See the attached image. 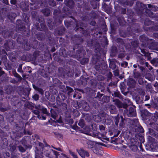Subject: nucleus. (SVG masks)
Listing matches in <instances>:
<instances>
[{"label": "nucleus", "mask_w": 158, "mask_h": 158, "mask_svg": "<svg viewBox=\"0 0 158 158\" xmlns=\"http://www.w3.org/2000/svg\"><path fill=\"white\" fill-rule=\"evenodd\" d=\"M126 114L128 117H135L136 115L135 107L132 106L128 107L126 112Z\"/></svg>", "instance_id": "nucleus-2"}, {"label": "nucleus", "mask_w": 158, "mask_h": 158, "mask_svg": "<svg viewBox=\"0 0 158 158\" xmlns=\"http://www.w3.org/2000/svg\"><path fill=\"white\" fill-rule=\"evenodd\" d=\"M155 36L158 38V33H155Z\"/></svg>", "instance_id": "nucleus-54"}, {"label": "nucleus", "mask_w": 158, "mask_h": 158, "mask_svg": "<svg viewBox=\"0 0 158 158\" xmlns=\"http://www.w3.org/2000/svg\"><path fill=\"white\" fill-rule=\"evenodd\" d=\"M16 146L15 145H13L11 147V149L13 151H14L16 149Z\"/></svg>", "instance_id": "nucleus-46"}, {"label": "nucleus", "mask_w": 158, "mask_h": 158, "mask_svg": "<svg viewBox=\"0 0 158 158\" xmlns=\"http://www.w3.org/2000/svg\"><path fill=\"white\" fill-rule=\"evenodd\" d=\"M56 22H55V24H54L53 23H52V21L50 22V21H48V25L50 29H52L53 28L55 27V24H57V22H58L59 23L60 22V20H58V21H57V20L56 19Z\"/></svg>", "instance_id": "nucleus-7"}, {"label": "nucleus", "mask_w": 158, "mask_h": 158, "mask_svg": "<svg viewBox=\"0 0 158 158\" xmlns=\"http://www.w3.org/2000/svg\"><path fill=\"white\" fill-rule=\"evenodd\" d=\"M139 83L141 85H143L144 82L142 78H139L138 80Z\"/></svg>", "instance_id": "nucleus-33"}, {"label": "nucleus", "mask_w": 158, "mask_h": 158, "mask_svg": "<svg viewBox=\"0 0 158 158\" xmlns=\"http://www.w3.org/2000/svg\"><path fill=\"white\" fill-rule=\"evenodd\" d=\"M17 71L18 72L22 73H23V71L22 69V65L20 64L19 67Z\"/></svg>", "instance_id": "nucleus-26"}, {"label": "nucleus", "mask_w": 158, "mask_h": 158, "mask_svg": "<svg viewBox=\"0 0 158 158\" xmlns=\"http://www.w3.org/2000/svg\"><path fill=\"white\" fill-rule=\"evenodd\" d=\"M7 109L6 108H0V110L2 112H4Z\"/></svg>", "instance_id": "nucleus-43"}, {"label": "nucleus", "mask_w": 158, "mask_h": 158, "mask_svg": "<svg viewBox=\"0 0 158 158\" xmlns=\"http://www.w3.org/2000/svg\"><path fill=\"white\" fill-rule=\"evenodd\" d=\"M33 98L35 100H37L39 98V95L37 94H35L32 96Z\"/></svg>", "instance_id": "nucleus-30"}, {"label": "nucleus", "mask_w": 158, "mask_h": 158, "mask_svg": "<svg viewBox=\"0 0 158 158\" xmlns=\"http://www.w3.org/2000/svg\"><path fill=\"white\" fill-rule=\"evenodd\" d=\"M120 118L121 120V122L123 123L124 121V119L122 116H121Z\"/></svg>", "instance_id": "nucleus-50"}, {"label": "nucleus", "mask_w": 158, "mask_h": 158, "mask_svg": "<svg viewBox=\"0 0 158 158\" xmlns=\"http://www.w3.org/2000/svg\"><path fill=\"white\" fill-rule=\"evenodd\" d=\"M92 150L94 153L97 154L98 155H101V153H100L101 152L98 149H97V148H92Z\"/></svg>", "instance_id": "nucleus-16"}, {"label": "nucleus", "mask_w": 158, "mask_h": 158, "mask_svg": "<svg viewBox=\"0 0 158 158\" xmlns=\"http://www.w3.org/2000/svg\"><path fill=\"white\" fill-rule=\"evenodd\" d=\"M0 117L1 118L2 121H3V116L2 115H1L0 116Z\"/></svg>", "instance_id": "nucleus-58"}, {"label": "nucleus", "mask_w": 158, "mask_h": 158, "mask_svg": "<svg viewBox=\"0 0 158 158\" xmlns=\"http://www.w3.org/2000/svg\"><path fill=\"white\" fill-rule=\"evenodd\" d=\"M146 88H147V89H149L150 88H151V86L149 85H146Z\"/></svg>", "instance_id": "nucleus-49"}, {"label": "nucleus", "mask_w": 158, "mask_h": 158, "mask_svg": "<svg viewBox=\"0 0 158 158\" xmlns=\"http://www.w3.org/2000/svg\"><path fill=\"white\" fill-rule=\"evenodd\" d=\"M19 150L21 152H23L25 151L24 148L21 146H19L18 147Z\"/></svg>", "instance_id": "nucleus-31"}, {"label": "nucleus", "mask_w": 158, "mask_h": 158, "mask_svg": "<svg viewBox=\"0 0 158 158\" xmlns=\"http://www.w3.org/2000/svg\"><path fill=\"white\" fill-rule=\"evenodd\" d=\"M39 108H40V105H38L37 106H35V108L37 109H38Z\"/></svg>", "instance_id": "nucleus-51"}, {"label": "nucleus", "mask_w": 158, "mask_h": 158, "mask_svg": "<svg viewBox=\"0 0 158 158\" xmlns=\"http://www.w3.org/2000/svg\"><path fill=\"white\" fill-rule=\"evenodd\" d=\"M152 6L150 5V4H148V8H151L152 7Z\"/></svg>", "instance_id": "nucleus-53"}, {"label": "nucleus", "mask_w": 158, "mask_h": 158, "mask_svg": "<svg viewBox=\"0 0 158 158\" xmlns=\"http://www.w3.org/2000/svg\"><path fill=\"white\" fill-rule=\"evenodd\" d=\"M79 126L83 127L84 126V121L83 120H81L78 123Z\"/></svg>", "instance_id": "nucleus-25"}, {"label": "nucleus", "mask_w": 158, "mask_h": 158, "mask_svg": "<svg viewBox=\"0 0 158 158\" xmlns=\"http://www.w3.org/2000/svg\"><path fill=\"white\" fill-rule=\"evenodd\" d=\"M145 78L147 79L150 81H152L153 80V77L150 74H148L145 76Z\"/></svg>", "instance_id": "nucleus-17"}, {"label": "nucleus", "mask_w": 158, "mask_h": 158, "mask_svg": "<svg viewBox=\"0 0 158 158\" xmlns=\"http://www.w3.org/2000/svg\"><path fill=\"white\" fill-rule=\"evenodd\" d=\"M12 73L15 77L18 79L19 81H20L22 80V77L19 74L16 72L15 71H12Z\"/></svg>", "instance_id": "nucleus-9"}, {"label": "nucleus", "mask_w": 158, "mask_h": 158, "mask_svg": "<svg viewBox=\"0 0 158 158\" xmlns=\"http://www.w3.org/2000/svg\"><path fill=\"white\" fill-rule=\"evenodd\" d=\"M149 98H150V97L149 96L146 95L145 97L144 101H145L148 100Z\"/></svg>", "instance_id": "nucleus-42"}, {"label": "nucleus", "mask_w": 158, "mask_h": 158, "mask_svg": "<svg viewBox=\"0 0 158 158\" xmlns=\"http://www.w3.org/2000/svg\"><path fill=\"white\" fill-rule=\"evenodd\" d=\"M157 60L156 59H153L152 60H151V63L153 65L156 64V63L157 61Z\"/></svg>", "instance_id": "nucleus-34"}, {"label": "nucleus", "mask_w": 158, "mask_h": 158, "mask_svg": "<svg viewBox=\"0 0 158 158\" xmlns=\"http://www.w3.org/2000/svg\"><path fill=\"white\" fill-rule=\"evenodd\" d=\"M144 64L145 66L148 68V69L150 71H151L152 69V67L150 66L148 62H145L144 63Z\"/></svg>", "instance_id": "nucleus-21"}, {"label": "nucleus", "mask_w": 158, "mask_h": 158, "mask_svg": "<svg viewBox=\"0 0 158 158\" xmlns=\"http://www.w3.org/2000/svg\"><path fill=\"white\" fill-rule=\"evenodd\" d=\"M51 116L54 119H56V117L57 116V114L54 110H51Z\"/></svg>", "instance_id": "nucleus-15"}, {"label": "nucleus", "mask_w": 158, "mask_h": 158, "mask_svg": "<svg viewBox=\"0 0 158 158\" xmlns=\"http://www.w3.org/2000/svg\"><path fill=\"white\" fill-rule=\"evenodd\" d=\"M52 147L55 149H56V150H58V151H60V148H56L53 146H52Z\"/></svg>", "instance_id": "nucleus-48"}, {"label": "nucleus", "mask_w": 158, "mask_h": 158, "mask_svg": "<svg viewBox=\"0 0 158 158\" xmlns=\"http://www.w3.org/2000/svg\"><path fill=\"white\" fill-rule=\"evenodd\" d=\"M3 2L7 5L8 4V0H3Z\"/></svg>", "instance_id": "nucleus-44"}, {"label": "nucleus", "mask_w": 158, "mask_h": 158, "mask_svg": "<svg viewBox=\"0 0 158 158\" xmlns=\"http://www.w3.org/2000/svg\"><path fill=\"white\" fill-rule=\"evenodd\" d=\"M78 152L80 156L82 158H84L85 157H88L89 156V153L83 149H81V150Z\"/></svg>", "instance_id": "nucleus-5"}, {"label": "nucleus", "mask_w": 158, "mask_h": 158, "mask_svg": "<svg viewBox=\"0 0 158 158\" xmlns=\"http://www.w3.org/2000/svg\"><path fill=\"white\" fill-rule=\"evenodd\" d=\"M110 113L112 114H114L116 113L117 111L115 107L113 105L110 106Z\"/></svg>", "instance_id": "nucleus-11"}, {"label": "nucleus", "mask_w": 158, "mask_h": 158, "mask_svg": "<svg viewBox=\"0 0 158 158\" xmlns=\"http://www.w3.org/2000/svg\"><path fill=\"white\" fill-rule=\"evenodd\" d=\"M135 83V81L132 78H129L127 81V84L130 86H133Z\"/></svg>", "instance_id": "nucleus-8"}, {"label": "nucleus", "mask_w": 158, "mask_h": 158, "mask_svg": "<svg viewBox=\"0 0 158 158\" xmlns=\"http://www.w3.org/2000/svg\"><path fill=\"white\" fill-rule=\"evenodd\" d=\"M125 63V66H127V64H128L127 63V62H125V63Z\"/></svg>", "instance_id": "nucleus-61"}, {"label": "nucleus", "mask_w": 158, "mask_h": 158, "mask_svg": "<svg viewBox=\"0 0 158 158\" xmlns=\"http://www.w3.org/2000/svg\"><path fill=\"white\" fill-rule=\"evenodd\" d=\"M37 117L39 119H41V117L39 114L37 115Z\"/></svg>", "instance_id": "nucleus-52"}, {"label": "nucleus", "mask_w": 158, "mask_h": 158, "mask_svg": "<svg viewBox=\"0 0 158 158\" xmlns=\"http://www.w3.org/2000/svg\"><path fill=\"white\" fill-rule=\"evenodd\" d=\"M76 97V94H75L73 95V97L75 98Z\"/></svg>", "instance_id": "nucleus-63"}, {"label": "nucleus", "mask_w": 158, "mask_h": 158, "mask_svg": "<svg viewBox=\"0 0 158 158\" xmlns=\"http://www.w3.org/2000/svg\"><path fill=\"white\" fill-rule=\"evenodd\" d=\"M136 143H133V145H132L131 147V151L134 152L138 151V147L135 145Z\"/></svg>", "instance_id": "nucleus-13"}, {"label": "nucleus", "mask_w": 158, "mask_h": 158, "mask_svg": "<svg viewBox=\"0 0 158 158\" xmlns=\"http://www.w3.org/2000/svg\"><path fill=\"white\" fill-rule=\"evenodd\" d=\"M49 5L52 6H54L56 5V3L53 1V0H49Z\"/></svg>", "instance_id": "nucleus-23"}, {"label": "nucleus", "mask_w": 158, "mask_h": 158, "mask_svg": "<svg viewBox=\"0 0 158 158\" xmlns=\"http://www.w3.org/2000/svg\"><path fill=\"white\" fill-rule=\"evenodd\" d=\"M64 23H65V25L66 26V27H68V23L67 24L66 23V22L65 21L64 22Z\"/></svg>", "instance_id": "nucleus-56"}, {"label": "nucleus", "mask_w": 158, "mask_h": 158, "mask_svg": "<svg viewBox=\"0 0 158 158\" xmlns=\"http://www.w3.org/2000/svg\"><path fill=\"white\" fill-rule=\"evenodd\" d=\"M139 128L140 129L139 132L140 133H143L144 132V130L143 128L141 126L139 127Z\"/></svg>", "instance_id": "nucleus-39"}, {"label": "nucleus", "mask_w": 158, "mask_h": 158, "mask_svg": "<svg viewBox=\"0 0 158 158\" xmlns=\"http://www.w3.org/2000/svg\"><path fill=\"white\" fill-rule=\"evenodd\" d=\"M37 90L41 94H43L44 93V91L42 89L38 88Z\"/></svg>", "instance_id": "nucleus-35"}, {"label": "nucleus", "mask_w": 158, "mask_h": 158, "mask_svg": "<svg viewBox=\"0 0 158 158\" xmlns=\"http://www.w3.org/2000/svg\"><path fill=\"white\" fill-rule=\"evenodd\" d=\"M127 101V103L129 105H131V101L129 99H127L126 100Z\"/></svg>", "instance_id": "nucleus-45"}, {"label": "nucleus", "mask_w": 158, "mask_h": 158, "mask_svg": "<svg viewBox=\"0 0 158 158\" xmlns=\"http://www.w3.org/2000/svg\"><path fill=\"white\" fill-rule=\"evenodd\" d=\"M139 151H138L135 152H133V155L134 157V158H139Z\"/></svg>", "instance_id": "nucleus-20"}, {"label": "nucleus", "mask_w": 158, "mask_h": 158, "mask_svg": "<svg viewBox=\"0 0 158 158\" xmlns=\"http://www.w3.org/2000/svg\"><path fill=\"white\" fill-rule=\"evenodd\" d=\"M4 73V72L1 70V68L0 67V76L3 74Z\"/></svg>", "instance_id": "nucleus-47"}, {"label": "nucleus", "mask_w": 158, "mask_h": 158, "mask_svg": "<svg viewBox=\"0 0 158 158\" xmlns=\"http://www.w3.org/2000/svg\"><path fill=\"white\" fill-rule=\"evenodd\" d=\"M16 2V0H11L10 3L13 4H15Z\"/></svg>", "instance_id": "nucleus-41"}, {"label": "nucleus", "mask_w": 158, "mask_h": 158, "mask_svg": "<svg viewBox=\"0 0 158 158\" xmlns=\"http://www.w3.org/2000/svg\"><path fill=\"white\" fill-rule=\"evenodd\" d=\"M42 111L43 113L44 114H48V112L46 108H42Z\"/></svg>", "instance_id": "nucleus-27"}, {"label": "nucleus", "mask_w": 158, "mask_h": 158, "mask_svg": "<svg viewBox=\"0 0 158 158\" xmlns=\"http://www.w3.org/2000/svg\"><path fill=\"white\" fill-rule=\"evenodd\" d=\"M118 72L116 73V74H115V75L116 76H118Z\"/></svg>", "instance_id": "nucleus-64"}, {"label": "nucleus", "mask_w": 158, "mask_h": 158, "mask_svg": "<svg viewBox=\"0 0 158 158\" xmlns=\"http://www.w3.org/2000/svg\"><path fill=\"white\" fill-rule=\"evenodd\" d=\"M156 44L158 45V47H156L155 48V49L156 50H158V44Z\"/></svg>", "instance_id": "nucleus-59"}, {"label": "nucleus", "mask_w": 158, "mask_h": 158, "mask_svg": "<svg viewBox=\"0 0 158 158\" xmlns=\"http://www.w3.org/2000/svg\"><path fill=\"white\" fill-rule=\"evenodd\" d=\"M42 12L45 15L47 16H48L50 13V10L48 8L42 10Z\"/></svg>", "instance_id": "nucleus-14"}, {"label": "nucleus", "mask_w": 158, "mask_h": 158, "mask_svg": "<svg viewBox=\"0 0 158 158\" xmlns=\"http://www.w3.org/2000/svg\"><path fill=\"white\" fill-rule=\"evenodd\" d=\"M99 129L101 131H103L105 130V127L102 125L99 126Z\"/></svg>", "instance_id": "nucleus-29"}, {"label": "nucleus", "mask_w": 158, "mask_h": 158, "mask_svg": "<svg viewBox=\"0 0 158 158\" xmlns=\"http://www.w3.org/2000/svg\"><path fill=\"white\" fill-rule=\"evenodd\" d=\"M116 92H115V93H114V94H115V96H118V93H117V94H116Z\"/></svg>", "instance_id": "nucleus-60"}, {"label": "nucleus", "mask_w": 158, "mask_h": 158, "mask_svg": "<svg viewBox=\"0 0 158 158\" xmlns=\"http://www.w3.org/2000/svg\"><path fill=\"white\" fill-rule=\"evenodd\" d=\"M145 12V14L147 16H148L152 18L154 17L153 13L151 11L147 9Z\"/></svg>", "instance_id": "nucleus-12"}, {"label": "nucleus", "mask_w": 158, "mask_h": 158, "mask_svg": "<svg viewBox=\"0 0 158 158\" xmlns=\"http://www.w3.org/2000/svg\"><path fill=\"white\" fill-rule=\"evenodd\" d=\"M33 112L34 114L36 115H38L39 114L40 111L38 110H33Z\"/></svg>", "instance_id": "nucleus-36"}, {"label": "nucleus", "mask_w": 158, "mask_h": 158, "mask_svg": "<svg viewBox=\"0 0 158 158\" xmlns=\"http://www.w3.org/2000/svg\"><path fill=\"white\" fill-rule=\"evenodd\" d=\"M69 153L73 157V158H77V156L75 153L69 151Z\"/></svg>", "instance_id": "nucleus-24"}, {"label": "nucleus", "mask_w": 158, "mask_h": 158, "mask_svg": "<svg viewBox=\"0 0 158 158\" xmlns=\"http://www.w3.org/2000/svg\"><path fill=\"white\" fill-rule=\"evenodd\" d=\"M131 121L133 122V125L136 126L139 125V123L138 122V119H135L131 120Z\"/></svg>", "instance_id": "nucleus-18"}, {"label": "nucleus", "mask_w": 158, "mask_h": 158, "mask_svg": "<svg viewBox=\"0 0 158 158\" xmlns=\"http://www.w3.org/2000/svg\"><path fill=\"white\" fill-rule=\"evenodd\" d=\"M108 121V122H107V124H110L111 122V120L110 119H106L105 122L106 123V121Z\"/></svg>", "instance_id": "nucleus-40"}, {"label": "nucleus", "mask_w": 158, "mask_h": 158, "mask_svg": "<svg viewBox=\"0 0 158 158\" xmlns=\"http://www.w3.org/2000/svg\"><path fill=\"white\" fill-rule=\"evenodd\" d=\"M87 108L86 110H88L89 109V106L86 107Z\"/></svg>", "instance_id": "nucleus-57"}, {"label": "nucleus", "mask_w": 158, "mask_h": 158, "mask_svg": "<svg viewBox=\"0 0 158 158\" xmlns=\"http://www.w3.org/2000/svg\"><path fill=\"white\" fill-rule=\"evenodd\" d=\"M60 96L62 98V100L63 101H64V100H65L66 98V97L64 95L60 94L58 95V97H59V98H60Z\"/></svg>", "instance_id": "nucleus-38"}, {"label": "nucleus", "mask_w": 158, "mask_h": 158, "mask_svg": "<svg viewBox=\"0 0 158 158\" xmlns=\"http://www.w3.org/2000/svg\"><path fill=\"white\" fill-rule=\"evenodd\" d=\"M42 117L43 120H45L46 119V117L44 116H42Z\"/></svg>", "instance_id": "nucleus-55"}, {"label": "nucleus", "mask_w": 158, "mask_h": 158, "mask_svg": "<svg viewBox=\"0 0 158 158\" xmlns=\"http://www.w3.org/2000/svg\"><path fill=\"white\" fill-rule=\"evenodd\" d=\"M97 98L99 101L105 102H109L110 99L109 97L103 96V94H100L99 92L97 94Z\"/></svg>", "instance_id": "nucleus-3"}, {"label": "nucleus", "mask_w": 158, "mask_h": 158, "mask_svg": "<svg viewBox=\"0 0 158 158\" xmlns=\"http://www.w3.org/2000/svg\"><path fill=\"white\" fill-rule=\"evenodd\" d=\"M115 120H116L115 122V124L116 125H117L118 123V122H119V115H118L117 117H115Z\"/></svg>", "instance_id": "nucleus-32"}, {"label": "nucleus", "mask_w": 158, "mask_h": 158, "mask_svg": "<svg viewBox=\"0 0 158 158\" xmlns=\"http://www.w3.org/2000/svg\"><path fill=\"white\" fill-rule=\"evenodd\" d=\"M110 67L112 69L115 68V65L113 63H110Z\"/></svg>", "instance_id": "nucleus-28"}, {"label": "nucleus", "mask_w": 158, "mask_h": 158, "mask_svg": "<svg viewBox=\"0 0 158 158\" xmlns=\"http://www.w3.org/2000/svg\"><path fill=\"white\" fill-rule=\"evenodd\" d=\"M121 152L125 156V158H134L133 152L131 151L121 150Z\"/></svg>", "instance_id": "nucleus-4"}, {"label": "nucleus", "mask_w": 158, "mask_h": 158, "mask_svg": "<svg viewBox=\"0 0 158 158\" xmlns=\"http://www.w3.org/2000/svg\"><path fill=\"white\" fill-rule=\"evenodd\" d=\"M60 157L61 158H69L65 154L63 153L61 154L60 156Z\"/></svg>", "instance_id": "nucleus-37"}, {"label": "nucleus", "mask_w": 158, "mask_h": 158, "mask_svg": "<svg viewBox=\"0 0 158 158\" xmlns=\"http://www.w3.org/2000/svg\"><path fill=\"white\" fill-rule=\"evenodd\" d=\"M139 39L142 42H145L147 40V38L144 35H142L140 36Z\"/></svg>", "instance_id": "nucleus-19"}, {"label": "nucleus", "mask_w": 158, "mask_h": 158, "mask_svg": "<svg viewBox=\"0 0 158 158\" xmlns=\"http://www.w3.org/2000/svg\"><path fill=\"white\" fill-rule=\"evenodd\" d=\"M145 106H150V105L149 104H145Z\"/></svg>", "instance_id": "nucleus-62"}, {"label": "nucleus", "mask_w": 158, "mask_h": 158, "mask_svg": "<svg viewBox=\"0 0 158 158\" xmlns=\"http://www.w3.org/2000/svg\"><path fill=\"white\" fill-rule=\"evenodd\" d=\"M64 3L70 8L73 7L74 5V2L72 0H66L64 1Z\"/></svg>", "instance_id": "nucleus-6"}, {"label": "nucleus", "mask_w": 158, "mask_h": 158, "mask_svg": "<svg viewBox=\"0 0 158 158\" xmlns=\"http://www.w3.org/2000/svg\"><path fill=\"white\" fill-rule=\"evenodd\" d=\"M141 51L144 56H150V54L146 52L144 49L141 50Z\"/></svg>", "instance_id": "nucleus-22"}, {"label": "nucleus", "mask_w": 158, "mask_h": 158, "mask_svg": "<svg viewBox=\"0 0 158 158\" xmlns=\"http://www.w3.org/2000/svg\"><path fill=\"white\" fill-rule=\"evenodd\" d=\"M113 101L114 102L115 104L118 107L121 108L122 107V104L119 100L118 99L113 100Z\"/></svg>", "instance_id": "nucleus-10"}, {"label": "nucleus", "mask_w": 158, "mask_h": 158, "mask_svg": "<svg viewBox=\"0 0 158 158\" xmlns=\"http://www.w3.org/2000/svg\"><path fill=\"white\" fill-rule=\"evenodd\" d=\"M52 152L55 155L56 158H58V156L59 155V152L51 149L50 146H49L43 147L42 152L37 149L35 151V158H41L44 156L47 157H49Z\"/></svg>", "instance_id": "nucleus-1"}]
</instances>
